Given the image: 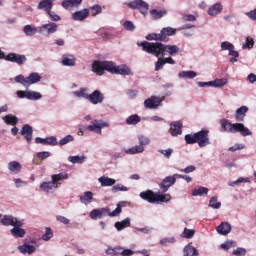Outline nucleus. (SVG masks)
I'll return each instance as SVG.
<instances>
[{
    "mask_svg": "<svg viewBox=\"0 0 256 256\" xmlns=\"http://www.w3.org/2000/svg\"><path fill=\"white\" fill-rule=\"evenodd\" d=\"M140 46L142 48V51H146V53L154 55L155 57H160V55H165V51H167L169 55H176L180 51V48L176 45H164L159 42L151 43V42L143 41L141 42Z\"/></svg>",
    "mask_w": 256,
    "mask_h": 256,
    "instance_id": "nucleus-1",
    "label": "nucleus"
},
{
    "mask_svg": "<svg viewBox=\"0 0 256 256\" xmlns=\"http://www.w3.org/2000/svg\"><path fill=\"white\" fill-rule=\"evenodd\" d=\"M220 127L222 132L226 133H240L242 137H248L252 135V132L243 123H231L228 119H221Z\"/></svg>",
    "mask_w": 256,
    "mask_h": 256,
    "instance_id": "nucleus-2",
    "label": "nucleus"
},
{
    "mask_svg": "<svg viewBox=\"0 0 256 256\" xmlns=\"http://www.w3.org/2000/svg\"><path fill=\"white\" fill-rule=\"evenodd\" d=\"M116 67L112 61H94L92 71L98 76H102L104 71L115 74Z\"/></svg>",
    "mask_w": 256,
    "mask_h": 256,
    "instance_id": "nucleus-3",
    "label": "nucleus"
},
{
    "mask_svg": "<svg viewBox=\"0 0 256 256\" xmlns=\"http://www.w3.org/2000/svg\"><path fill=\"white\" fill-rule=\"evenodd\" d=\"M58 29V25L56 23H48L40 26V29L38 28H32L31 25H26L23 29L24 33H55Z\"/></svg>",
    "mask_w": 256,
    "mask_h": 256,
    "instance_id": "nucleus-4",
    "label": "nucleus"
},
{
    "mask_svg": "<svg viewBox=\"0 0 256 256\" xmlns=\"http://www.w3.org/2000/svg\"><path fill=\"white\" fill-rule=\"evenodd\" d=\"M0 59H5V61H10L11 63H16L17 65H24V63L27 61L25 55L9 53L7 56H5L4 52H2L1 50Z\"/></svg>",
    "mask_w": 256,
    "mask_h": 256,
    "instance_id": "nucleus-5",
    "label": "nucleus"
},
{
    "mask_svg": "<svg viewBox=\"0 0 256 256\" xmlns=\"http://www.w3.org/2000/svg\"><path fill=\"white\" fill-rule=\"evenodd\" d=\"M196 134V144L199 148H205L211 144L209 130H200Z\"/></svg>",
    "mask_w": 256,
    "mask_h": 256,
    "instance_id": "nucleus-6",
    "label": "nucleus"
},
{
    "mask_svg": "<svg viewBox=\"0 0 256 256\" xmlns=\"http://www.w3.org/2000/svg\"><path fill=\"white\" fill-rule=\"evenodd\" d=\"M129 9H137L142 15H146L149 11V4L143 0H134L127 3Z\"/></svg>",
    "mask_w": 256,
    "mask_h": 256,
    "instance_id": "nucleus-7",
    "label": "nucleus"
},
{
    "mask_svg": "<svg viewBox=\"0 0 256 256\" xmlns=\"http://www.w3.org/2000/svg\"><path fill=\"white\" fill-rule=\"evenodd\" d=\"M163 99L157 96H151L144 100V108L149 110L157 109L162 105Z\"/></svg>",
    "mask_w": 256,
    "mask_h": 256,
    "instance_id": "nucleus-8",
    "label": "nucleus"
},
{
    "mask_svg": "<svg viewBox=\"0 0 256 256\" xmlns=\"http://www.w3.org/2000/svg\"><path fill=\"white\" fill-rule=\"evenodd\" d=\"M111 214L112 212L109 208L92 209V211H90V219L97 220L106 216L111 217Z\"/></svg>",
    "mask_w": 256,
    "mask_h": 256,
    "instance_id": "nucleus-9",
    "label": "nucleus"
},
{
    "mask_svg": "<svg viewBox=\"0 0 256 256\" xmlns=\"http://www.w3.org/2000/svg\"><path fill=\"white\" fill-rule=\"evenodd\" d=\"M104 99H105V96L100 90H94L93 93L88 94V100L92 105L102 104Z\"/></svg>",
    "mask_w": 256,
    "mask_h": 256,
    "instance_id": "nucleus-10",
    "label": "nucleus"
},
{
    "mask_svg": "<svg viewBox=\"0 0 256 256\" xmlns=\"http://www.w3.org/2000/svg\"><path fill=\"white\" fill-rule=\"evenodd\" d=\"M139 197L142 200L148 202L149 204H155L156 198H157V193L154 192L153 190L147 189L146 191L140 192Z\"/></svg>",
    "mask_w": 256,
    "mask_h": 256,
    "instance_id": "nucleus-11",
    "label": "nucleus"
},
{
    "mask_svg": "<svg viewBox=\"0 0 256 256\" xmlns=\"http://www.w3.org/2000/svg\"><path fill=\"white\" fill-rule=\"evenodd\" d=\"M176 184L175 177L166 176L159 184L162 193H167L169 189Z\"/></svg>",
    "mask_w": 256,
    "mask_h": 256,
    "instance_id": "nucleus-12",
    "label": "nucleus"
},
{
    "mask_svg": "<svg viewBox=\"0 0 256 256\" xmlns=\"http://www.w3.org/2000/svg\"><path fill=\"white\" fill-rule=\"evenodd\" d=\"M24 225V221L20 220L19 222H17V224L14 226V228L11 229V235L14 238H24L26 235V230L23 227Z\"/></svg>",
    "mask_w": 256,
    "mask_h": 256,
    "instance_id": "nucleus-13",
    "label": "nucleus"
},
{
    "mask_svg": "<svg viewBox=\"0 0 256 256\" xmlns=\"http://www.w3.org/2000/svg\"><path fill=\"white\" fill-rule=\"evenodd\" d=\"M171 35H174V33H161V34L151 33V34H148L147 36H145V39H147V41L167 42V41H169L168 37H170Z\"/></svg>",
    "mask_w": 256,
    "mask_h": 256,
    "instance_id": "nucleus-14",
    "label": "nucleus"
},
{
    "mask_svg": "<svg viewBox=\"0 0 256 256\" xmlns=\"http://www.w3.org/2000/svg\"><path fill=\"white\" fill-rule=\"evenodd\" d=\"M36 144H41L44 146H57L58 142H57V138L54 136H50V137H46V138H41V137H37L35 140Z\"/></svg>",
    "mask_w": 256,
    "mask_h": 256,
    "instance_id": "nucleus-15",
    "label": "nucleus"
},
{
    "mask_svg": "<svg viewBox=\"0 0 256 256\" xmlns=\"http://www.w3.org/2000/svg\"><path fill=\"white\" fill-rule=\"evenodd\" d=\"M108 124L104 123L102 121H98V120H94V123H92V125H88V127H86V130L90 131V132H96L97 134L102 133L101 129L103 127H107Z\"/></svg>",
    "mask_w": 256,
    "mask_h": 256,
    "instance_id": "nucleus-16",
    "label": "nucleus"
},
{
    "mask_svg": "<svg viewBox=\"0 0 256 256\" xmlns=\"http://www.w3.org/2000/svg\"><path fill=\"white\" fill-rule=\"evenodd\" d=\"M182 127H183V125L180 121H176V122L171 123L170 131H169L170 135L172 137H177V136L181 135L182 134Z\"/></svg>",
    "mask_w": 256,
    "mask_h": 256,
    "instance_id": "nucleus-17",
    "label": "nucleus"
},
{
    "mask_svg": "<svg viewBox=\"0 0 256 256\" xmlns=\"http://www.w3.org/2000/svg\"><path fill=\"white\" fill-rule=\"evenodd\" d=\"M69 175L67 173H58L52 175V183L54 184V189H58L59 185H61V181L67 180Z\"/></svg>",
    "mask_w": 256,
    "mask_h": 256,
    "instance_id": "nucleus-18",
    "label": "nucleus"
},
{
    "mask_svg": "<svg viewBox=\"0 0 256 256\" xmlns=\"http://www.w3.org/2000/svg\"><path fill=\"white\" fill-rule=\"evenodd\" d=\"M21 135L27 140L28 144L31 143L33 139V128L29 124H25L21 130Z\"/></svg>",
    "mask_w": 256,
    "mask_h": 256,
    "instance_id": "nucleus-19",
    "label": "nucleus"
},
{
    "mask_svg": "<svg viewBox=\"0 0 256 256\" xmlns=\"http://www.w3.org/2000/svg\"><path fill=\"white\" fill-rule=\"evenodd\" d=\"M21 220H18L16 217H13L12 215H4V217L1 219V223L3 226L9 227H15L18 222Z\"/></svg>",
    "mask_w": 256,
    "mask_h": 256,
    "instance_id": "nucleus-20",
    "label": "nucleus"
},
{
    "mask_svg": "<svg viewBox=\"0 0 256 256\" xmlns=\"http://www.w3.org/2000/svg\"><path fill=\"white\" fill-rule=\"evenodd\" d=\"M232 226L229 222H222L217 228L216 231L218 234L226 236L231 233Z\"/></svg>",
    "mask_w": 256,
    "mask_h": 256,
    "instance_id": "nucleus-21",
    "label": "nucleus"
},
{
    "mask_svg": "<svg viewBox=\"0 0 256 256\" xmlns=\"http://www.w3.org/2000/svg\"><path fill=\"white\" fill-rule=\"evenodd\" d=\"M222 11H223V5L220 2H218L210 6L207 10V13L211 17H216V15H219L220 13H222Z\"/></svg>",
    "mask_w": 256,
    "mask_h": 256,
    "instance_id": "nucleus-22",
    "label": "nucleus"
},
{
    "mask_svg": "<svg viewBox=\"0 0 256 256\" xmlns=\"http://www.w3.org/2000/svg\"><path fill=\"white\" fill-rule=\"evenodd\" d=\"M248 111L249 108L247 106H241L240 108H238L235 113V120L237 122H244L245 116L248 113Z\"/></svg>",
    "mask_w": 256,
    "mask_h": 256,
    "instance_id": "nucleus-23",
    "label": "nucleus"
},
{
    "mask_svg": "<svg viewBox=\"0 0 256 256\" xmlns=\"http://www.w3.org/2000/svg\"><path fill=\"white\" fill-rule=\"evenodd\" d=\"M8 170L11 174L18 175L22 171V166L18 161H11L8 163Z\"/></svg>",
    "mask_w": 256,
    "mask_h": 256,
    "instance_id": "nucleus-24",
    "label": "nucleus"
},
{
    "mask_svg": "<svg viewBox=\"0 0 256 256\" xmlns=\"http://www.w3.org/2000/svg\"><path fill=\"white\" fill-rule=\"evenodd\" d=\"M88 16H89V10L84 9V10L74 12L72 14V19H74V21H84V19H87Z\"/></svg>",
    "mask_w": 256,
    "mask_h": 256,
    "instance_id": "nucleus-25",
    "label": "nucleus"
},
{
    "mask_svg": "<svg viewBox=\"0 0 256 256\" xmlns=\"http://www.w3.org/2000/svg\"><path fill=\"white\" fill-rule=\"evenodd\" d=\"M183 256H199V251L189 243L183 248Z\"/></svg>",
    "mask_w": 256,
    "mask_h": 256,
    "instance_id": "nucleus-26",
    "label": "nucleus"
},
{
    "mask_svg": "<svg viewBox=\"0 0 256 256\" xmlns=\"http://www.w3.org/2000/svg\"><path fill=\"white\" fill-rule=\"evenodd\" d=\"M76 63V58L71 54H66L62 56V65L66 67H74Z\"/></svg>",
    "mask_w": 256,
    "mask_h": 256,
    "instance_id": "nucleus-27",
    "label": "nucleus"
},
{
    "mask_svg": "<svg viewBox=\"0 0 256 256\" xmlns=\"http://www.w3.org/2000/svg\"><path fill=\"white\" fill-rule=\"evenodd\" d=\"M18 249L24 255L25 254L32 255L36 251L35 246L27 244V243H24L23 245L19 246Z\"/></svg>",
    "mask_w": 256,
    "mask_h": 256,
    "instance_id": "nucleus-28",
    "label": "nucleus"
},
{
    "mask_svg": "<svg viewBox=\"0 0 256 256\" xmlns=\"http://www.w3.org/2000/svg\"><path fill=\"white\" fill-rule=\"evenodd\" d=\"M192 27H194V26H192L190 24H185L180 28L165 27V28L161 29L160 33H175L176 31H183L185 29H192Z\"/></svg>",
    "mask_w": 256,
    "mask_h": 256,
    "instance_id": "nucleus-29",
    "label": "nucleus"
},
{
    "mask_svg": "<svg viewBox=\"0 0 256 256\" xmlns=\"http://www.w3.org/2000/svg\"><path fill=\"white\" fill-rule=\"evenodd\" d=\"M131 69L126 65H120L116 66V72H114V75H120V76H130L131 75Z\"/></svg>",
    "mask_w": 256,
    "mask_h": 256,
    "instance_id": "nucleus-30",
    "label": "nucleus"
},
{
    "mask_svg": "<svg viewBox=\"0 0 256 256\" xmlns=\"http://www.w3.org/2000/svg\"><path fill=\"white\" fill-rule=\"evenodd\" d=\"M130 226H131L130 218H125L122 221H118V222L114 223V227L118 231H122V230H124L126 228H129Z\"/></svg>",
    "mask_w": 256,
    "mask_h": 256,
    "instance_id": "nucleus-31",
    "label": "nucleus"
},
{
    "mask_svg": "<svg viewBox=\"0 0 256 256\" xmlns=\"http://www.w3.org/2000/svg\"><path fill=\"white\" fill-rule=\"evenodd\" d=\"M98 182L102 187H112L116 184V180L110 177L102 176L98 178Z\"/></svg>",
    "mask_w": 256,
    "mask_h": 256,
    "instance_id": "nucleus-32",
    "label": "nucleus"
},
{
    "mask_svg": "<svg viewBox=\"0 0 256 256\" xmlns=\"http://www.w3.org/2000/svg\"><path fill=\"white\" fill-rule=\"evenodd\" d=\"M53 0H42L38 5V9L46 11V13L50 12L53 9Z\"/></svg>",
    "mask_w": 256,
    "mask_h": 256,
    "instance_id": "nucleus-33",
    "label": "nucleus"
},
{
    "mask_svg": "<svg viewBox=\"0 0 256 256\" xmlns=\"http://www.w3.org/2000/svg\"><path fill=\"white\" fill-rule=\"evenodd\" d=\"M41 81V76L33 72L30 74V76L27 77V88L30 87L31 85L37 84Z\"/></svg>",
    "mask_w": 256,
    "mask_h": 256,
    "instance_id": "nucleus-34",
    "label": "nucleus"
},
{
    "mask_svg": "<svg viewBox=\"0 0 256 256\" xmlns=\"http://www.w3.org/2000/svg\"><path fill=\"white\" fill-rule=\"evenodd\" d=\"M81 3L82 0H64L62 1V7H64V9H72V7H78Z\"/></svg>",
    "mask_w": 256,
    "mask_h": 256,
    "instance_id": "nucleus-35",
    "label": "nucleus"
},
{
    "mask_svg": "<svg viewBox=\"0 0 256 256\" xmlns=\"http://www.w3.org/2000/svg\"><path fill=\"white\" fill-rule=\"evenodd\" d=\"M149 13L154 21H157V19H162V17H164V15H167L166 10L152 9L149 11Z\"/></svg>",
    "mask_w": 256,
    "mask_h": 256,
    "instance_id": "nucleus-36",
    "label": "nucleus"
},
{
    "mask_svg": "<svg viewBox=\"0 0 256 256\" xmlns=\"http://www.w3.org/2000/svg\"><path fill=\"white\" fill-rule=\"evenodd\" d=\"M144 152V147L141 145L133 146L127 150H125V154L127 155H135V154H141Z\"/></svg>",
    "mask_w": 256,
    "mask_h": 256,
    "instance_id": "nucleus-37",
    "label": "nucleus"
},
{
    "mask_svg": "<svg viewBox=\"0 0 256 256\" xmlns=\"http://www.w3.org/2000/svg\"><path fill=\"white\" fill-rule=\"evenodd\" d=\"M3 121L7 125L16 126L18 124V118L13 114H8L3 117Z\"/></svg>",
    "mask_w": 256,
    "mask_h": 256,
    "instance_id": "nucleus-38",
    "label": "nucleus"
},
{
    "mask_svg": "<svg viewBox=\"0 0 256 256\" xmlns=\"http://www.w3.org/2000/svg\"><path fill=\"white\" fill-rule=\"evenodd\" d=\"M228 84V80L226 78L215 79L214 81H210V87L221 88Z\"/></svg>",
    "mask_w": 256,
    "mask_h": 256,
    "instance_id": "nucleus-39",
    "label": "nucleus"
},
{
    "mask_svg": "<svg viewBox=\"0 0 256 256\" xmlns=\"http://www.w3.org/2000/svg\"><path fill=\"white\" fill-rule=\"evenodd\" d=\"M180 79H195L197 77V72L195 71H182L178 74Z\"/></svg>",
    "mask_w": 256,
    "mask_h": 256,
    "instance_id": "nucleus-40",
    "label": "nucleus"
},
{
    "mask_svg": "<svg viewBox=\"0 0 256 256\" xmlns=\"http://www.w3.org/2000/svg\"><path fill=\"white\" fill-rule=\"evenodd\" d=\"M53 189H55V184L53 183V180L48 182H42V184H40V190H42L43 192L49 193Z\"/></svg>",
    "mask_w": 256,
    "mask_h": 256,
    "instance_id": "nucleus-41",
    "label": "nucleus"
},
{
    "mask_svg": "<svg viewBox=\"0 0 256 256\" xmlns=\"http://www.w3.org/2000/svg\"><path fill=\"white\" fill-rule=\"evenodd\" d=\"M141 122V117L137 114H133V115H130L127 119H126V124L129 125V126H135L137 125L138 123Z\"/></svg>",
    "mask_w": 256,
    "mask_h": 256,
    "instance_id": "nucleus-42",
    "label": "nucleus"
},
{
    "mask_svg": "<svg viewBox=\"0 0 256 256\" xmlns=\"http://www.w3.org/2000/svg\"><path fill=\"white\" fill-rule=\"evenodd\" d=\"M87 91V88H80V90L72 92V95L76 98H84L88 100L89 94L87 93Z\"/></svg>",
    "mask_w": 256,
    "mask_h": 256,
    "instance_id": "nucleus-43",
    "label": "nucleus"
},
{
    "mask_svg": "<svg viewBox=\"0 0 256 256\" xmlns=\"http://www.w3.org/2000/svg\"><path fill=\"white\" fill-rule=\"evenodd\" d=\"M126 204H128L127 201H121L118 203V205L116 206V209H114V211H112V214H110V217H117L121 214L122 212V208L126 207Z\"/></svg>",
    "mask_w": 256,
    "mask_h": 256,
    "instance_id": "nucleus-44",
    "label": "nucleus"
},
{
    "mask_svg": "<svg viewBox=\"0 0 256 256\" xmlns=\"http://www.w3.org/2000/svg\"><path fill=\"white\" fill-rule=\"evenodd\" d=\"M93 201V192L86 191L84 192V196H80V202L82 204H90Z\"/></svg>",
    "mask_w": 256,
    "mask_h": 256,
    "instance_id": "nucleus-45",
    "label": "nucleus"
},
{
    "mask_svg": "<svg viewBox=\"0 0 256 256\" xmlns=\"http://www.w3.org/2000/svg\"><path fill=\"white\" fill-rule=\"evenodd\" d=\"M27 99L30 101H39L42 99V95L36 91H27Z\"/></svg>",
    "mask_w": 256,
    "mask_h": 256,
    "instance_id": "nucleus-46",
    "label": "nucleus"
},
{
    "mask_svg": "<svg viewBox=\"0 0 256 256\" xmlns=\"http://www.w3.org/2000/svg\"><path fill=\"white\" fill-rule=\"evenodd\" d=\"M171 200L170 194H156V203H168Z\"/></svg>",
    "mask_w": 256,
    "mask_h": 256,
    "instance_id": "nucleus-47",
    "label": "nucleus"
},
{
    "mask_svg": "<svg viewBox=\"0 0 256 256\" xmlns=\"http://www.w3.org/2000/svg\"><path fill=\"white\" fill-rule=\"evenodd\" d=\"M222 206L221 202H218V197L217 196H212L209 200V207L212 209H220Z\"/></svg>",
    "mask_w": 256,
    "mask_h": 256,
    "instance_id": "nucleus-48",
    "label": "nucleus"
},
{
    "mask_svg": "<svg viewBox=\"0 0 256 256\" xmlns=\"http://www.w3.org/2000/svg\"><path fill=\"white\" fill-rule=\"evenodd\" d=\"M184 141L187 145H194L197 144V139H196V133L193 134H186L184 136Z\"/></svg>",
    "mask_w": 256,
    "mask_h": 256,
    "instance_id": "nucleus-49",
    "label": "nucleus"
},
{
    "mask_svg": "<svg viewBox=\"0 0 256 256\" xmlns=\"http://www.w3.org/2000/svg\"><path fill=\"white\" fill-rule=\"evenodd\" d=\"M208 188L206 187H199L198 189H194L192 191V196L193 197H198V196H203L208 194Z\"/></svg>",
    "mask_w": 256,
    "mask_h": 256,
    "instance_id": "nucleus-50",
    "label": "nucleus"
},
{
    "mask_svg": "<svg viewBox=\"0 0 256 256\" xmlns=\"http://www.w3.org/2000/svg\"><path fill=\"white\" fill-rule=\"evenodd\" d=\"M195 235V230L194 229H188V228H184L181 237L185 238V239H191L193 238Z\"/></svg>",
    "mask_w": 256,
    "mask_h": 256,
    "instance_id": "nucleus-51",
    "label": "nucleus"
},
{
    "mask_svg": "<svg viewBox=\"0 0 256 256\" xmlns=\"http://www.w3.org/2000/svg\"><path fill=\"white\" fill-rule=\"evenodd\" d=\"M73 141H74V137L72 135H66V137L60 139V141L58 142V145H60V147H63Z\"/></svg>",
    "mask_w": 256,
    "mask_h": 256,
    "instance_id": "nucleus-52",
    "label": "nucleus"
},
{
    "mask_svg": "<svg viewBox=\"0 0 256 256\" xmlns=\"http://www.w3.org/2000/svg\"><path fill=\"white\" fill-rule=\"evenodd\" d=\"M228 55H230L232 57L229 59L230 63H237V61H238L237 57H239V55H240L238 51H235V49H231V50H229Z\"/></svg>",
    "mask_w": 256,
    "mask_h": 256,
    "instance_id": "nucleus-53",
    "label": "nucleus"
},
{
    "mask_svg": "<svg viewBox=\"0 0 256 256\" xmlns=\"http://www.w3.org/2000/svg\"><path fill=\"white\" fill-rule=\"evenodd\" d=\"M128 188L121 184H116L112 187V193L127 192Z\"/></svg>",
    "mask_w": 256,
    "mask_h": 256,
    "instance_id": "nucleus-54",
    "label": "nucleus"
},
{
    "mask_svg": "<svg viewBox=\"0 0 256 256\" xmlns=\"http://www.w3.org/2000/svg\"><path fill=\"white\" fill-rule=\"evenodd\" d=\"M15 81H16V83H19V84L23 85L24 87L28 88L27 77L25 78L23 75H18L15 77Z\"/></svg>",
    "mask_w": 256,
    "mask_h": 256,
    "instance_id": "nucleus-55",
    "label": "nucleus"
},
{
    "mask_svg": "<svg viewBox=\"0 0 256 256\" xmlns=\"http://www.w3.org/2000/svg\"><path fill=\"white\" fill-rule=\"evenodd\" d=\"M138 142H139V145L143 147L150 144V139L147 136L140 135L138 136Z\"/></svg>",
    "mask_w": 256,
    "mask_h": 256,
    "instance_id": "nucleus-56",
    "label": "nucleus"
},
{
    "mask_svg": "<svg viewBox=\"0 0 256 256\" xmlns=\"http://www.w3.org/2000/svg\"><path fill=\"white\" fill-rule=\"evenodd\" d=\"M231 49H235V46L232 43L228 41L221 42L222 51H231Z\"/></svg>",
    "mask_w": 256,
    "mask_h": 256,
    "instance_id": "nucleus-57",
    "label": "nucleus"
},
{
    "mask_svg": "<svg viewBox=\"0 0 256 256\" xmlns=\"http://www.w3.org/2000/svg\"><path fill=\"white\" fill-rule=\"evenodd\" d=\"M254 47V40L251 37L246 38L245 44L242 45L243 49H253Z\"/></svg>",
    "mask_w": 256,
    "mask_h": 256,
    "instance_id": "nucleus-58",
    "label": "nucleus"
},
{
    "mask_svg": "<svg viewBox=\"0 0 256 256\" xmlns=\"http://www.w3.org/2000/svg\"><path fill=\"white\" fill-rule=\"evenodd\" d=\"M158 152L164 156V158L166 159H170V157L173 154V149L172 148H168L166 150H158Z\"/></svg>",
    "mask_w": 256,
    "mask_h": 256,
    "instance_id": "nucleus-59",
    "label": "nucleus"
},
{
    "mask_svg": "<svg viewBox=\"0 0 256 256\" xmlns=\"http://www.w3.org/2000/svg\"><path fill=\"white\" fill-rule=\"evenodd\" d=\"M90 11L92 13V17H95L96 15H99V13L102 12V8L100 5H94L90 8Z\"/></svg>",
    "mask_w": 256,
    "mask_h": 256,
    "instance_id": "nucleus-60",
    "label": "nucleus"
},
{
    "mask_svg": "<svg viewBox=\"0 0 256 256\" xmlns=\"http://www.w3.org/2000/svg\"><path fill=\"white\" fill-rule=\"evenodd\" d=\"M123 28L126 30V31H135V25L133 24L132 21H125L123 23Z\"/></svg>",
    "mask_w": 256,
    "mask_h": 256,
    "instance_id": "nucleus-61",
    "label": "nucleus"
},
{
    "mask_svg": "<svg viewBox=\"0 0 256 256\" xmlns=\"http://www.w3.org/2000/svg\"><path fill=\"white\" fill-rule=\"evenodd\" d=\"M53 237V232L51 228H46V233L42 235V240L49 241Z\"/></svg>",
    "mask_w": 256,
    "mask_h": 256,
    "instance_id": "nucleus-62",
    "label": "nucleus"
},
{
    "mask_svg": "<svg viewBox=\"0 0 256 256\" xmlns=\"http://www.w3.org/2000/svg\"><path fill=\"white\" fill-rule=\"evenodd\" d=\"M46 14L50 17V21H61V17L51 10Z\"/></svg>",
    "mask_w": 256,
    "mask_h": 256,
    "instance_id": "nucleus-63",
    "label": "nucleus"
},
{
    "mask_svg": "<svg viewBox=\"0 0 256 256\" xmlns=\"http://www.w3.org/2000/svg\"><path fill=\"white\" fill-rule=\"evenodd\" d=\"M246 17L250 19L251 21H256V8L254 10H251L247 13H245Z\"/></svg>",
    "mask_w": 256,
    "mask_h": 256,
    "instance_id": "nucleus-64",
    "label": "nucleus"
}]
</instances>
